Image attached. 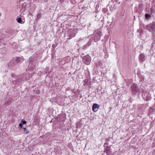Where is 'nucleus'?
<instances>
[{"instance_id": "5", "label": "nucleus", "mask_w": 155, "mask_h": 155, "mask_svg": "<svg viewBox=\"0 0 155 155\" xmlns=\"http://www.w3.org/2000/svg\"><path fill=\"white\" fill-rule=\"evenodd\" d=\"M145 60V56L143 54H140V62H143Z\"/></svg>"}, {"instance_id": "6", "label": "nucleus", "mask_w": 155, "mask_h": 155, "mask_svg": "<svg viewBox=\"0 0 155 155\" xmlns=\"http://www.w3.org/2000/svg\"><path fill=\"white\" fill-rule=\"evenodd\" d=\"M96 35L98 37V40H99L100 39L102 35V33L100 31H98L96 33Z\"/></svg>"}, {"instance_id": "8", "label": "nucleus", "mask_w": 155, "mask_h": 155, "mask_svg": "<svg viewBox=\"0 0 155 155\" xmlns=\"http://www.w3.org/2000/svg\"><path fill=\"white\" fill-rule=\"evenodd\" d=\"M24 133L25 134H28L29 133V131L26 129L25 128H23Z\"/></svg>"}, {"instance_id": "3", "label": "nucleus", "mask_w": 155, "mask_h": 155, "mask_svg": "<svg viewBox=\"0 0 155 155\" xmlns=\"http://www.w3.org/2000/svg\"><path fill=\"white\" fill-rule=\"evenodd\" d=\"M99 106L97 104H94L92 107V109L94 112L97 111L99 108Z\"/></svg>"}, {"instance_id": "14", "label": "nucleus", "mask_w": 155, "mask_h": 155, "mask_svg": "<svg viewBox=\"0 0 155 155\" xmlns=\"http://www.w3.org/2000/svg\"><path fill=\"white\" fill-rule=\"evenodd\" d=\"M18 126L19 127H20L21 128H22V127L23 126V124L21 123H20Z\"/></svg>"}, {"instance_id": "12", "label": "nucleus", "mask_w": 155, "mask_h": 155, "mask_svg": "<svg viewBox=\"0 0 155 155\" xmlns=\"http://www.w3.org/2000/svg\"><path fill=\"white\" fill-rule=\"evenodd\" d=\"M42 15L41 13H38L37 14V18L39 19L41 17Z\"/></svg>"}, {"instance_id": "2", "label": "nucleus", "mask_w": 155, "mask_h": 155, "mask_svg": "<svg viewBox=\"0 0 155 155\" xmlns=\"http://www.w3.org/2000/svg\"><path fill=\"white\" fill-rule=\"evenodd\" d=\"M131 87L132 92L134 95H136L140 91L138 87L135 84H132L131 86Z\"/></svg>"}, {"instance_id": "9", "label": "nucleus", "mask_w": 155, "mask_h": 155, "mask_svg": "<svg viewBox=\"0 0 155 155\" xmlns=\"http://www.w3.org/2000/svg\"><path fill=\"white\" fill-rule=\"evenodd\" d=\"M155 28V23H153L152 24L151 26V28L152 30H153Z\"/></svg>"}, {"instance_id": "13", "label": "nucleus", "mask_w": 155, "mask_h": 155, "mask_svg": "<svg viewBox=\"0 0 155 155\" xmlns=\"http://www.w3.org/2000/svg\"><path fill=\"white\" fill-rule=\"evenodd\" d=\"M21 121L23 124H25L26 123V121H25V120L24 121V120H22Z\"/></svg>"}, {"instance_id": "7", "label": "nucleus", "mask_w": 155, "mask_h": 155, "mask_svg": "<svg viewBox=\"0 0 155 155\" xmlns=\"http://www.w3.org/2000/svg\"><path fill=\"white\" fill-rule=\"evenodd\" d=\"M21 58L20 57H17L15 58V61L18 62H19L21 61Z\"/></svg>"}, {"instance_id": "15", "label": "nucleus", "mask_w": 155, "mask_h": 155, "mask_svg": "<svg viewBox=\"0 0 155 155\" xmlns=\"http://www.w3.org/2000/svg\"><path fill=\"white\" fill-rule=\"evenodd\" d=\"M40 93V91L39 90L37 91L36 92V93L38 94H39Z\"/></svg>"}, {"instance_id": "10", "label": "nucleus", "mask_w": 155, "mask_h": 155, "mask_svg": "<svg viewBox=\"0 0 155 155\" xmlns=\"http://www.w3.org/2000/svg\"><path fill=\"white\" fill-rule=\"evenodd\" d=\"M17 22L19 23H21V22H22L21 19L20 17L18 18L17 19Z\"/></svg>"}, {"instance_id": "11", "label": "nucleus", "mask_w": 155, "mask_h": 155, "mask_svg": "<svg viewBox=\"0 0 155 155\" xmlns=\"http://www.w3.org/2000/svg\"><path fill=\"white\" fill-rule=\"evenodd\" d=\"M145 18L147 19H148L150 17V15L149 14H146L145 15Z\"/></svg>"}, {"instance_id": "1", "label": "nucleus", "mask_w": 155, "mask_h": 155, "mask_svg": "<svg viewBox=\"0 0 155 155\" xmlns=\"http://www.w3.org/2000/svg\"><path fill=\"white\" fill-rule=\"evenodd\" d=\"M83 59V62L86 64L88 65L90 64L91 58L88 54H87L85 56Z\"/></svg>"}, {"instance_id": "4", "label": "nucleus", "mask_w": 155, "mask_h": 155, "mask_svg": "<svg viewBox=\"0 0 155 155\" xmlns=\"http://www.w3.org/2000/svg\"><path fill=\"white\" fill-rule=\"evenodd\" d=\"M104 152L107 155H110V154L111 151L110 148L108 147H107L105 148Z\"/></svg>"}]
</instances>
